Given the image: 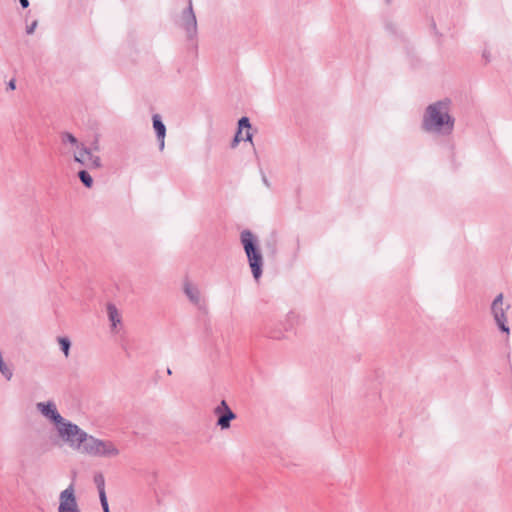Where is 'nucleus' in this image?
Segmentation results:
<instances>
[{
	"label": "nucleus",
	"instance_id": "obj_25",
	"mask_svg": "<svg viewBox=\"0 0 512 512\" xmlns=\"http://www.w3.org/2000/svg\"><path fill=\"white\" fill-rule=\"evenodd\" d=\"M167 373H168L169 375H171V374H172V371H171V369H170V368H168V369H167Z\"/></svg>",
	"mask_w": 512,
	"mask_h": 512
},
{
	"label": "nucleus",
	"instance_id": "obj_1",
	"mask_svg": "<svg viewBox=\"0 0 512 512\" xmlns=\"http://www.w3.org/2000/svg\"><path fill=\"white\" fill-rule=\"evenodd\" d=\"M422 128L427 132L449 135L454 128V118L449 114V102L438 101L426 108Z\"/></svg>",
	"mask_w": 512,
	"mask_h": 512
},
{
	"label": "nucleus",
	"instance_id": "obj_14",
	"mask_svg": "<svg viewBox=\"0 0 512 512\" xmlns=\"http://www.w3.org/2000/svg\"><path fill=\"white\" fill-rule=\"evenodd\" d=\"M61 142L64 145L69 144L71 148L73 149V152L75 150L81 149V147L85 146L83 143L79 142L78 139L69 132H62L60 135Z\"/></svg>",
	"mask_w": 512,
	"mask_h": 512
},
{
	"label": "nucleus",
	"instance_id": "obj_4",
	"mask_svg": "<svg viewBox=\"0 0 512 512\" xmlns=\"http://www.w3.org/2000/svg\"><path fill=\"white\" fill-rule=\"evenodd\" d=\"M81 453L93 457L113 458L120 454V450L112 441L98 439L88 434Z\"/></svg>",
	"mask_w": 512,
	"mask_h": 512
},
{
	"label": "nucleus",
	"instance_id": "obj_26",
	"mask_svg": "<svg viewBox=\"0 0 512 512\" xmlns=\"http://www.w3.org/2000/svg\"><path fill=\"white\" fill-rule=\"evenodd\" d=\"M103 512H110L109 506H107V509H103Z\"/></svg>",
	"mask_w": 512,
	"mask_h": 512
},
{
	"label": "nucleus",
	"instance_id": "obj_23",
	"mask_svg": "<svg viewBox=\"0 0 512 512\" xmlns=\"http://www.w3.org/2000/svg\"><path fill=\"white\" fill-rule=\"evenodd\" d=\"M22 8H27L29 6V0H19Z\"/></svg>",
	"mask_w": 512,
	"mask_h": 512
},
{
	"label": "nucleus",
	"instance_id": "obj_10",
	"mask_svg": "<svg viewBox=\"0 0 512 512\" xmlns=\"http://www.w3.org/2000/svg\"><path fill=\"white\" fill-rule=\"evenodd\" d=\"M36 408L45 418L52 421L55 426L64 419L58 412L56 404L53 401L38 402Z\"/></svg>",
	"mask_w": 512,
	"mask_h": 512
},
{
	"label": "nucleus",
	"instance_id": "obj_6",
	"mask_svg": "<svg viewBox=\"0 0 512 512\" xmlns=\"http://www.w3.org/2000/svg\"><path fill=\"white\" fill-rule=\"evenodd\" d=\"M58 512H81L73 484L60 492Z\"/></svg>",
	"mask_w": 512,
	"mask_h": 512
},
{
	"label": "nucleus",
	"instance_id": "obj_20",
	"mask_svg": "<svg viewBox=\"0 0 512 512\" xmlns=\"http://www.w3.org/2000/svg\"><path fill=\"white\" fill-rule=\"evenodd\" d=\"M250 128H251V124H250L248 117H242L239 119V121H238V130L239 131H243V129H247V131H249Z\"/></svg>",
	"mask_w": 512,
	"mask_h": 512
},
{
	"label": "nucleus",
	"instance_id": "obj_5",
	"mask_svg": "<svg viewBox=\"0 0 512 512\" xmlns=\"http://www.w3.org/2000/svg\"><path fill=\"white\" fill-rule=\"evenodd\" d=\"M510 308V304L504 305L503 302V294H498L491 304V313L494 317L495 323L498 328L507 334H509L510 329L507 325L506 311Z\"/></svg>",
	"mask_w": 512,
	"mask_h": 512
},
{
	"label": "nucleus",
	"instance_id": "obj_24",
	"mask_svg": "<svg viewBox=\"0 0 512 512\" xmlns=\"http://www.w3.org/2000/svg\"><path fill=\"white\" fill-rule=\"evenodd\" d=\"M262 181L267 187H270V183L264 174L262 175Z\"/></svg>",
	"mask_w": 512,
	"mask_h": 512
},
{
	"label": "nucleus",
	"instance_id": "obj_15",
	"mask_svg": "<svg viewBox=\"0 0 512 512\" xmlns=\"http://www.w3.org/2000/svg\"><path fill=\"white\" fill-rule=\"evenodd\" d=\"M107 312H108L109 320L112 323V327H116L117 324H119L121 322V317H120V314L118 312V309L116 308L115 305L108 304Z\"/></svg>",
	"mask_w": 512,
	"mask_h": 512
},
{
	"label": "nucleus",
	"instance_id": "obj_21",
	"mask_svg": "<svg viewBox=\"0 0 512 512\" xmlns=\"http://www.w3.org/2000/svg\"><path fill=\"white\" fill-rule=\"evenodd\" d=\"M37 24H38L37 21H33L29 26H27V28H26L27 34H32L35 31Z\"/></svg>",
	"mask_w": 512,
	"mask_h": 512
},
{
	"label": "nucleus",
	"instance_id": "obj_8",
	"mask_svg": "<svg viewBox=\"0 0 512 512\" xmlns=\"http://www.w3.org/2000/svg\"><path fill=\"white\" fill-rule=\"evenodd\" d=\"M73 157L75 162L88 169H98L102 166L100 157L94 155L86 146L81 147L79 150H75Z\"/></svg>",
	"mask_w": 512,
	"mask_h": 512
},
{
	"label": "nucleus",
	"instance_id": "obj_11",
	"mask_svg": "<svg viewBox=\"0 0 512 512\" xmlns=\"http://www.w3.org/2000/svg\"><path fill=\"white\" fill-rule=\"evenodd\" d=\"M152 122L159 143V149L162 151L165 146L166 126L164 125L159 114H154L152 116Z\"/></svg>",
	"mask_w": 512,
	"mask_h": 512
},
{
	"label": "nucleus",
	"instance_id": "obj_13",
	"mask_svg": "<svg viewBox=\"0 0 512 512\" xmlns=\"http://www.w3.org/2000/svg\"><path fill=\"white\" fill-rule=\"evenodd\" d=\"M94 483L97 486V489H98V492H99V498H100L101 506H102L103 509H107V506H109V505H108V501H107V497H106V492H105V479H104V476L101 473H97L94 476Z\"/></svg>",
	"mask_w": 512,
	"mask_h": 512
},
{
	"label": "nucleus",
	"instance_id": "obj_12",
	"mask_svg": "<svg viewBox=\"0 0 512 512\" xmlns=\"http://www.w3.org/2000/svg\"><path fill=\"white\" fill-rule=\"evenodd\" d=\"M184 293L194 305L201 306V294L197 286L193 285L189 281L184 283Z\"/></svg>",
	"mask_w": 512,
	"mask_h": 512
},
{
	"label": "nucleus",
	"instance_id": "obj_17",
	"mask_svg": "<svg viewBox=\"0 0 512 512\" xmlns=\"http://www.w3.org/2000/svg\"><path fill=\"white\" fill-rule=\"evenodd\" d=\"M80 181L87 188H91L93 185V179L91 175L86 170H80L78 173Z\"/></svg>",
	"mask_w": 512,
	"mask_h": 512
},
{
	"label": "nucleus",
	"instance_id": "obj_16",
	"mask_svg": "<svg viewBox=\"0 0 512 512\" xmlns=\"http://www.w3.org/2000/svg\"><path fill=\"white\" fill-rule=\"evenodd\" d=\"M240 141H250L252 142V134L249 131H246L245 136H242V131L237 130L232 142L231 147L235 148Z\"/></svg>",
	"mask_w": 512,
	"mask_h": 512
},
{
	"label": "nucleus",
	"instance_id": "obj_7",
	"mask_svg": "<svg viewBox=\"0 0 512 512\" xmlns=\"http://www.w3.org/2000/svg\"><path fill=\"white\" fill-rule=\"evenodd\" d=\"M188 6L181 14L180 26L185 30L189 39H194L197 35V20L193 10L192 0H187Z\"/></svg>",
	"mask_w": 512,
	"mask_h": 512
},
{
	"label": "nucleus",
	"instance_id": "obj_9",
	"mask_svg": "<svg viewBox=\"0 0 512 512\" xmlns=\"http://www.w3.org/2000/svg\"><path fill=\"white\" fill-rule=\"evenodd\" d=\"M214 414L218 417L217 425L221 429H228L231 425V421L236 418V414L230 409L227 402L222 400L220 404L215 407Z\"/></svg>",
	"mask_w": 512,
	"mask_h": 512
},
{
	"label": "nucleus",
	"instance_id": "obj_27",
	"mask_svg": "<svg viewBox=\"0 0 512 512\" xmlns=\"http://www.w3.org/2000/svg\"><path fill=\"white\" fill-rule=\"evenodd\" d=\"M385 1H386L387 3H390V2H391V0H385Z\"/></svg>",
	"mask_w": 512,
	"mask_h": 512
},
{
	"label": "nucleus",
	"instance_id": "obj_22",
	"mask_svg": "<svg viewBox=\"0 0 512 512\" xmlns=\"http://www.w3.org/2000/svg\"><path fill=\"white\" fill-rule=\"evenodd\" d=\"M7 89L15 90L16 89V81L15 79H11L7 84Z\"/></svg>",
	"mask_w": 512,
	"mask_h": 512
},
{
	"label": "nucleus",
	"instance_id": "obj_2",
	"mask_svg": "<svg viewBox=\"0 0 512 512\" xmlns=\"http://www.w3.org/2000/svg\"><path fill=\"white\" fill-rule=\"evenodd\" d=\"M240 242L246 254L252 275L257 281L262 276L264 265L258 238L250 230L245 229L240 233Z\"/></svg>",
	"mask_w": 512,
	"mask_h": 512
},
{
	"label": "nucleus",
	"instance_id": "obj_3",
	"mask_svg": "<svg viewBox=\"0 0 512 512\" xmlns=\"http://www.w3.org/2000/svg\"><path fill=\"white\" fill-rule=\"evenodd\" d=\"M59 438L71 449L80 451L83 448L88 433L81 429L77 424L67 419H63L56 426Z\"/></svg>",
	"mask_w": 512,
	"mask_h": 512
},
{
	"label": "nucleus",
	"instance_id": "obj_18",
	"mask_svg": "<svg viewBox=\"0 0 512 512\" xmlns=\"http://www.w3.org/2000/svg\"><path fill=\"white\" fill-rule=\"evenodd\" d=\"M58 343H59L60 348H61L62 352L64 353V355L66 357H68L69 356L70 347H71L70 340L67 337H59L58 338Z\"/></svg>",
	"mask_w": 512,
	"mask_h": 512
},
{
	"label": "nucleus",
	"instance_id": "obj_19",
	"mask_svg": "<svg viewBox=\"0 0 512 512\" xmlns=\"http://www.w3.org/2000/svg\"><path fill=\"white\" fill-rule=\"evenodd\" d=\"M0 372L7 380H10L13 376L12 370L6 365L2 356H0Z\"/></svg>",
	"mask_w": 512,
	"mask_h": 512
}]
</instances>
